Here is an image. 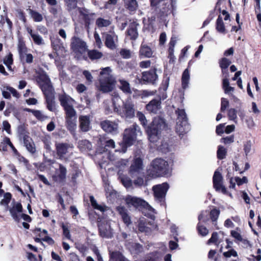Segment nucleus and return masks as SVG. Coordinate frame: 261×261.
<instances>
[{"label":"nucleus","instance_id":"nucleus-1","mask_svg":"<svg viewBox=\"0 0 261 261\" xmlns=\"http://www.w3.org/2000/svg\"><path fill=\"white\" fill-rule=\"evenodd\" d=\"M114 110L121 117L128 120L135 116V105L129 99L122 102L121 98L117 94L113 95L112 98Z\"/></svg>","mask_w":261,"mask_h":261},{"label":"nucleus","instance_id":"nucleus-2","mask_svg":"<svg viewBox=\"0 0 261 261\" xmlns=\"http://www.w3.org/2000/svg\"><path fill=\"white\" fill-rule=\"evenodd\" d=\"M37 82L45 95L47 109L50 111H54L56 109L54 90L48 76L44 72L41 73L37 78Z\"/></svg>","mask_w":261,"mask_h":261},{"label":"nucleus","instance_id":"nucleus-3","mask_svg":"<svg viewBox=\"0 0 261 261\" xmlns=\"http://www.w3.org/2000/svg\"><path fill=\"white\" fill-rule=\"evenodd\" d=\"M166 124L164 119L160 117L155 118L150 126L146 128L149 141L156 143L160 138L162 130L166 128Z\"/></svg>","mask_w":261,"mask_h":261},{"label":"nucleus","instance_id":"nucleus-4","mask_svg":"<svg viewBox=\"0 0 261 261\" xmlns=\"http://www.w3.org/2000/svg\"><path fill=\"white\" fill-rule=\"evenodd\" d=\"M112 70L109 67L104 68L100 72L99 86L98 89L103 93L111 91L113 89L115 80L111 74Z\"/></svg>","mask_w":261,"mask_h":261},{"label":"nucleus","instance_id":"nucleus-5","mask_svg":"<svg viewBox=\"0 0 261 261\" xmlns=\"http://www.w3.org/2000/svg\"><path fill=\"white\" fill-rule=\"evenodd\" d=\"M125 202L129 207H143L145 209L144 213L148 217L152 219L155 217V210L145 200L137 197L128 195L125 198Z\"/></svg>","mask_w":261,"mask_h":261},{"label":"nucleus","instance_id":"nucleus-6","mask_svg":"<svg viewBox=\"0 0 261 261\" xmlns=\"http://www.w3.org/2000/svg\"><path fill=\"white\" fill-rule=\"evenodd\" d=\"M75 101L66 95V123L68 124L69 130L73 133L76 128V114L73 107L75 105Z\"/></svg>","mask_w":261,"mask_h":261},{"label":"nucleus","instance_id":"nucleus-7","mask_svg":"<svg viewBox=\"0 0 261 261\" xmlns=\"http://www.w3.org/2000/svg\"><path fill=\"white\" fill-rule=\"evenodd\" d=\"M168 163L161 158H156L152 161L150 167L147 170L149 175L156 177L167 173Z\"/></svg>","mask_w":261,"mask_h":261},{"label":"nucleus","instance_id":"nucleus-8","mask_svg":"<svg viewBox=\"0 0 261 261\" xmlns=\"http://www.w3.org/2000/svg\"><path fill=\"white\" fill-rule=\"evenodd\" d=\"M71 48L78 59L84 58L88 51V46L82 39L74 37L71 39Z\"/></svg>","mask_w":261,"mask_h":261},{"label":"nucleus","instance_id":"nucleus-9","mask_svg":"<svg viewBox=\"0 0 261 261\" xmlns=\"http://www.w3.org/2000/svg\"><path fill=\"white\" fill-rule=\"evenodd\" d=\"M176 112L177 114L176 132L179 136H183L190 130V125L184 110L178 109Z\"/></svg>","mask_w":261,"mask_h":261},{"label":"nucleus","instance_id":"nucleus-10","mask_svg":"<svg viewBox=\"0 0 261 261\" xmlns=\"http://www.w3.org/2000/svg\"><path fill=\"white\" fill-rule=\"evenodd\" d=\"M142 132L139 126L136 124L125 129L123 135V143L126 146H130L134 144L137 136H141Z\"/></svg>","mask_w":261,"mask_h":261},{"label":"nucleus","instance_id":"nucleus-11","mask_svg":"<svg viewBox=\"0 0 261 261\" xmlns=\"http://www.w3.org/2000/svg\"><path fill=\"white\" fill-rule=\"evenodd\" d=\"M168 189L169 185L166 182L154 186L152 190L155 199L160 202H164Z\"/></svg>","mask_w":261,"mask_h":261},{"label":"nucleus","instance_id":"nucleus-12","mask_svg":"<svg viewBox=\"0 0 261 261\" xmlns=\"http://www.w3.org/2000/svg\"><path fill=\"white\" fill-rule=\"evenodd\" d=\"M154 218H151L152 220L150 221H147L144 218L140 219L138 225L139 230L142 232L148 233L155 229L156 225L154 222Z\"/></svg>","mask_w":261,"mask_h":261},{"label":"nucleus","instance_id":"nucleus-13","mask_svg":"<svg viewBox=\"0 0 261 261\" xmlns=\"http://www.w3.org/2000/svg\"><path fill=\"white\" fill-rule=\"evenodd\" d=\"M151 7L158 10L163 14L167 13L170 10L169 0H150Z\"/></svg>","mask_w":261,"mask_h":261},{"label":"nucleus","instance_id":"nucleus-14","mask_svg":"<svg viewBox=\"0 0 261 261\" xmlns=\"http://www.w3.org/2000/svg\"><path fill=\"white\" fill-rule=\"evenodd\" d=\"M223 177L221 174L216 170L214 174L213 181L214 188L218 192H220L223 194H227V190L222 184Z\"/></svg>","mask_w":261,"mask_h":261},{"label":"nucleus","instance_id":"nucleus-15","mask_svg":"<svg viewBox=\"0 0 261 261\" xmlns=\"http://www.w3.org/2000/svg\"><path fill=\"white\" fill-rule=\"evenodd\" d=\"M9 212L13 219L19 222L22 212V206L20 203L13 201L9 208Z\"/></svg>","mask_w":261,"mask_h":261},{"label":"nucleus","instance_id":"nucleus-16","mask_svg":"<svg viewBox=\"0 0 261 261\" xmlns=\"http://www.w3.org/2000/svg\"><path fill=\"white\" fill-rule=\"evenodd\" d=\"M98 227L99 233L101 237L111 238L112 237V230L109 222L106 221L100 222Z\"/></svg>","mask_w":261,"mask_h":261},{"label":"nucleus","instance_id":"nucleus-17","mask_svg":"<svg viewBox=\"0 0 261 261\" xmlns=\"http://www.w3.org/2000/svg\"><path fill=\"white\" fill-rule=\"evenodd\" d=\"M103 36L105 38L106 46L111 49H115L118 42L117 36L114 32L105 33Z\"/></svg>","mask_w":261,"mask_h":261},{"label":"nucleus","instance_id":"nucleus-18","mask_svg":"<svg viewBox=\"0 0 261 261\" xmlns=\"http://www.w3.org/2000/svg\"><path fill=\"white\" fill-rule=\"evenodd\" d=\"M102 128L106 132L116 134L118 133V124L114 121L105 120L100 123Z\"/></svg>","mask_w":261,"mask_h":261},{"label":"nucleus","instance_id":"nucleus-19","mask_svg":"<svg viewBox=\"0 0 261 261\" xmlns=\"http://www.w3.org/2000/svg\"><path fill=\"white\" fill-rule=\"evenodd\" d=\"M166 95H163L162 98H160L159 99H153L150 101L149 103L146 105V109L148 111L153 113H157L159 110L161 109V100L165 99L166 98Z\"/></svg>","mask_w":261,"mask_h":261},{"label":"nucleus","instance_id":"nucleus-20","mask_svg":"<svg viewBox=\"0 0 261 261\" xmlns=\"http://www.w3.org/2000/svg\"><path fill=\"white\" fill-rule=\"evenodd\" d=\"M51 44L58 56L63 55L65 53V49L63 44L61 42L60 39L58 38L52 39Z\"/></svg>","mask_w":261,"mask_h":261},{"label":"nucleus","instance_id":"nucleus-21","mask_svg":"<svg viewBox=\"0 0 261 261\" xmlns=\"http://www.w3.org/2000/svg\"><path fill=\"white\" fill-rule=\"evenodd\" d=\"M158 79L155 69H151L149 71L144 72L142 73V79L146 82L153 83Z\"/></svg>","mask_w":261,"mask_h":261},{"label":"nucleus","instance_id":"nucleus-22","mask_svg":"<svg viewBox=\"0 0 261 261\" xmlns=\"http://www.w3.org/2000/svg\"><path fill=\"white\" fill-rule=\"evenodd\" d=\"M139 25V23L136 21H133L130 23L127 31V34L132 39L135 40L138 37V33L137 31V27Z\"/></svg>","mask_w":261,"mask_h":261},{"label":"nucleus","instance_id":"nucleus-23","mask_svg":"<svg viewBox=\"0 0 261 261\" xmlns=\"http://www.w3.org/2000/svg\"><path fill=\"white\" fill-rule=\"evenodd\" d=\"M23 143L27 150L32 154L36 152V147L33 140L29 136H25L23 137Z\"/></svg>","mask_w":261,"mask_h":261},{"label":"nucleus","instance_id":"nucleus-24","mask_svg":"<svg viewBox=\"0 0 261 261\" xmlns=\"http://www.w3.org/2000/svg\"><path fill=\"white\" fill-rule=\"evenodd\" d=\"M117 210L121 215L124 223L127 226L129 225L131 223V219L127 213V210L123 206H119L117 207Z\"/></svg>","mask_w":261,"mask_h":261},{"label":"nucleus","instance_id":"nucleus-25","mask_svg":"<svg viewBox=\"0 0 261 261\" xmlns=\"http://www.w3.org/2000/svg\"><path fill=\"white\" fill-rule=\"evenodd\" d=\"M80 127L83 132H87L90 128V117L88 116H82L80 117Z\"/></svg>","mask_w":261,"mask_h":261},{"label":"nucleus","instance_id":"nucleus-26","mask_svg":"<svg viewBox=\"0 0 261 261\" xmlns=\"http://www.w3.org/2000/svg\"><path fill=\"white\" fill-rule=\"evenodd\" d=\"M124 5L130 13L136 12L138 8V4L136 0H124Z\"/></svg>","mask_w":261,"mask_h":261},{"label":"nucleus","instance_id":"nucleus-27","mask_svg":"<svg viewBox=\"0 0 261 261\" xmlns=\"http://www.w3.org/2000/svg\"><path fill=\"white\" fill-rule=\"evenodd\" d=\"M142 160L140 158H137L134 160L133 164L130 167V172L132 174L138 172L142 169Z\"/></svg>","mask_w":261,"mask_h":261},{"label":"nucleus","instance_id":"nucleus-28","mask_svg":"<svg viewBox=\"0 0 261 261\" xmlns=\"http://www.w3.org/2000/svg\"><path fill=\"white\" fill-rule=\"evenodd\" d=\"M216 29L218 32L221 34H225L226 33L225 25L220 15H219L216 20Z\"/></svg>","mask_w":261,"mask_h":261},{"label":"nucleus","instance_id":"nucleus-29","mask_svg":"<svg viewBox=\"0 0 261 261\" xmlns=\"http://www.w3.org/2000/svg\"><path fill=\"white\" fill-rule=\"evenodd\" d=\"M139 54L140 56H143L146 58H150L152 57V51L149 46L145 44H142L140 47Z\"/></svg>","mask_w":261,"mask_h":261},{"label":"nucleus","instance_id":"nucleus-30","mask_svg":"<svg viewBox=\"0 0 261 261\" xmlns=\"http://www.w3.org/2000/svg\"><path fill=\"white\" fill-rule=\"evenodd\" d=\"M111 24V20L110 18L102 17L98 18L96 20V24L98 28L107 27Z\"/></svg>","mask_w":261,"mask_h":261},{"label":"nucleus","instance_id":"nucleus-31","mask_svg":"<svg viewBox=\"0 0 261 261\" xmlns=\"http://www.w3.org/2000/svg\"><path fill=\"white\" fill-rule=\"evenodd\" d=\"M219 64L223 74L228 73L227 68L231 64V61L227 58H223L219 61Z\"/></svg>","mask_w":261,"mask_h":261},{"label":"nucleus","instance_id":"nucleus-32","mask_svg":"<svg viewBox=\"0 0 261 261\" xmlns=\"http://www.w3.org/2000/svg\"><path fill=\"white\" fill-rule=\"evenodd\" d=\"M92 147L91 143L87 140H81L79 142V147L82 151L90 150Z\"/></svg>","mask_w":261,"mask_h":261},{"label":"nucleus","instance_id":"nucleus-33","mask_svg":"<svg viewBox=\"0 0 261 261\" xmlns=\"http://www.w3.org/2000/svg\"><path fill=\"white\" fill-rule=\"evenodd\" d=\"M190 79V73L188 69L184 70L182 75V87L183 89H186L188 86L189 81Z\"/></svg>","mask_w":261,"mask_h":261},{"label":"nucleus","instance_id":"nucleus-34","mask_svg":"<svg viewBox=\"0 0 261 261\" xmlns=\"http://www.w3.org/2000/svg\"><path fill=\"white\" fill-rule=\"evenodd\" d=\"M29 13L34 21L39 22L42 21L43 16L39 12L32 9H29Z\"/></svg>","mask_w":261,"mask_h":261},{"label":"nucleus","instance_id":"nucleus-35","mask_svg":"<svg viewBox=\"0 0 261 261\" xmlns=\"http://www.w3.org/2000/svg\"><path fill=\"white\" fill-rule=\"evenodd\" d=\"M57 154L60 159H64L65 154V145L64 143L56 144Z\"/></svg>","mask_w":261,"mask_h":261},{"label":"nucleus","instance_id":"nucleus-36","mask_svg":"<svg viewBox=\"0 0 261 261\" xmlns=\"http://www.w3.org/2000/svg\"><path fill=\"white\" fill-rule=\"evenodd\" d=\"M90 200L91 203V205L95 209L99 210L101 212H105L108 208V207L106 206H102L101 205H99L97 203L96 200L94 199V197L92 196H90Z\"/></svg>","mask_w":261,"mask_h":261},{"label":"nucleus","instance_id":"nucleus-37","mask_svg":"<svg viewBox=\"0 0 261 261\" xmlns=\"http://www.w3.org/2000/svg\"><path fill=\"white\" fill-rule=\"evenodd\" d=\"M88 54L91 60L99 59L102 56V54L101 52L94 49L89 51Z\"/></svg>","mask_w":261,"mask_h":261},{"label":"nucleus","instance_id":"nucleus-38","mask_svg":"<svg viewBox=\"0 0 261 261\" xmlns=\"http://www.w3.org/2000/svg\"><path fill=\"white\" fill-rule=\"evenodd\" d=\"M76 11L78 12L81 17L87 21L89 19V12L88 10L85 8H77L76 9Z\"/></svg>","mask_w":261,"mask_h":261},{"label":"nucleus","instance_id":"nucleus-39","mask_svg":"<svg viewBox=\"0 0 261 261\" xmlns=\"http://www.w3.org/2000/svg\"><path fill=\"white\" fill-rule=\"evenodd\" d=\"M120 85V89L125 93H130L131 92L130 86L129 83L124 80H120L119 81Z\"/></svg>","mask_w":261,"mask_h":261},{"label":"nucleus","instance_id":"nucleus-40","mask_svg":"<svg viewBox=\"0 0 261 261\" xmlns=\"http://www.w3.org/2000/svg\"><path fill=\"white\" fill-rule=\"evenodd\" d=\"M11 199V194L10 193H6L4 195V198L0 202V204L6 206L8 208V205Z\"/></svg>","mask_w":261,"mask_h":261},{"label":"nucleus","instance_id":"nucleus-41","mask_svg":"<svg viewBox=\"0 0 261 261\" xmlns=\"http://www.w3.org/2000/svg\"><path fill=\"white\" fill-rule=\"evenodd\" d=\"M18 50L20 58H23L27 52V47L23 42H19L18 45Z\"/></svg>","mask_w":261,"mask_h":261},{"label":"nucleus","instance_id":"nucleus-42","mask_svg":"<svg viewBox=\"0 0 261 261\" xmlns=\"http://www.w3.org/2000/svg\"><path fill=\"white\" fill-rule=\"evenodd\" d=\"M226 150L223 146H219L218 149L217 150V157L219 159L222 160L225 158L226 154Z\"/></svg>","mask_w":261,"mask_h":261},{"label":"nucleus","instance_id":"nucleus-43","mask_svg":"<svg viewBox=\"0 0 261 261\" xmlns=\"http://www.w3.org/2000/svg\"><path fill=\"white\" fill-rule=\"evenodd\" d=\"M32 38L35 44L39 45L44 44L42 37L38 34L35 33V34H33Z\"/></svg>","mask_w":261,"mask_h":261},{"label":"nucleus","instance_id":"nucleus-44","mask_svg":"<svg viewBox=\"0 0 261 261\" xmlns=\"http://www.w3.org/2000/svg\"><path fill=\"white\" fill-rule=\"evenodd\" d=\"M220 215V211L216 208L213 209L210 212V216L213 222H216Z\"/></svg>","mask_w":261,"mask_h":261},{"label":"nucleus","instance_id":"nucleus-45","mask_svg":"<svg viewBox=\"0 0 261 261\" xmlns=\"http://www.w3.org/2000/svg\"><path fill=\"white\" fill-rule=\"evenodd\" d=\"M228 117L229 120H233L236 122L237 118V111L234 109L231 108L228 111Z\"/></svg>","mask_w":261,"mask_h":261},{"label":"nucleus","instance_id":"nucleus-46","mask_svg":"<svg viewBox=\"0 0 261 261\" xmlns=\"http://www.w3.org/2000/svg\"><path fill=\"white\" fill-rule=\"evenodd\" d=\"M13 63L12 55L9 54L8 56L6 57L4 60V63L7 66V68L11 70V65Z\"/></svg>","mask_w":261,"mask_h":261},{"label":"nucleus","instance_id":"nucleus-47","mask_svg":"<svg viewBox=\"0 0 261 261\" xmlns=\"http://www.w3.org/2000/svg\"><path fill=\"white\" fill-rule=\"evenodd\" d=\"M137 116L142 125L145 126L147 124V121L145 115L142 112H138L137 113Z\"/></svg>","mask_w":261,"mask_h":261},{"label":"nucleus","instance_id":"nucleus-48","mask_svg":"<svg viewBox=\"0 0 261 261\" xmlns=\"http://www.w3.org/2000/svg\"><path fill=\"white\" fill-rule=\"evenodd\" d=\"M33 114L39 120L43 121L47 117L45 116L41 111L36 110V111H33Z\"/></svg>","mask_w":261,"mask_h":261},{"label":"nucleus","instance_id":"nucleus-49","mask_svg":"<svg viewBox=\"0 0 261 261\" xmlns=\"http://www.w3.org/2000/svg\"><path fill=\"white\" fill-rule=\"evenodd\" d=\"M121 181L125 187L128 188L132 186V180L127 177H122Z\"/></svg>","mask_w":261,"mask_h":261},{"label":"nucleus","instance_id":"nucleus-50","mask_svg":"<svg viewBox=\"0 0 261 261\" xmlns=\"http://www.w3.org/2000/svg\"><path fill=\"white\" fill-rule=\"evenodd\" d=\"M197 228L199 234L202 236H205L208 233V229L202 225H198Z\"/></svg>","mask_w":261,"mask_h":261},{"label":"nucleus","instance_id":"nucleus-51","mask_svg":"<svg viewBox=\"0 0 261 261\" xmlns=\"http://www.w3.org/2000/svg\"><path fill=\"white\" fill-rule=\"evenodd\" d=\"M120 54L124 59H129L131 57V52L127 49H121Z\"/></svg>","mask_w":261,"mask_h":261},{"label":"nucleus","instance_id":"nucleus-52","mask_svg":"<svg viewBox=\"0 0 261 261\" xmlns=\"http://www.w3.org/2000/svg\"><path fill=\"white\" fill-rule=\"evenodd\" d=\"M228 106H229L228 100L225 98H222L221 99V111L222 112L225 111L226 109L228 107Z\"/></svg>","mask_w":261,"mask_h":261},{"label":"nucleus","instance_id":"nucleus-53","mask_svg":"<svg viewBox=\"0 0 261 261\" xmlns=\"http://www.w3.org/2000/svg\"><path fill=\"white\" fill-rule=\"evenodd\" d=\"M223 255L226 257H230L231 256L237 257V252L234 249H231L228 251L223 253Z\"/></svg>","mask_w":261,"mask_h":261},{"label":"nucleus","instance_id":"nucleus-54","mask_svg":"<svg viewBox=\"0 0 261 261\" xmlns=\"http://www.w3.org/2000/svg\"><path fill=\"white\" fill-rule=\"evenodd\" d=\"M6 89L7 90L9 91L14 97L17 98H18L20 97V94L14 88L11 87H7Z\"/></svg>","mask_w":261,"mask_h":261},{"label":"nucleus","instance_id":"nucleus-55","mask_svg":"<svg viewBox=\"0 0 261 261\" xmlns=\"http://www.w3.org/2000/svg\"><path fill=\"white\" fill-rule=\"evenodd\" d=\"M218 241V233L217 232H214L212 233L211 238L208 240L207 244H210L211 243H215L216 244Z\"/></svg>","mask_w":261,"mask_h":261},{"label":"nucleus","instance_id":"nucleus-56","mask_svg":"<svg viewBox=\"0 0 261 261\" xmlns=\"http://www.w3.org/2000/svg\"><path fill=\"white\" fill-rule=\"evenodd\" d=\"M251 149V142L250 141H247L244 144V150L246 155L250 152Z\"/></svg>","mask_w":261,"mask_h":261},{"label":"nucleus","instance_id":"nucleus-57","mask_svg":"<svg viewBox=\"0 0 261 261\" xmlns=\"http://www.w3.org/2000/svg\"><path fill=\"white\" fill-rule=\"evenodd\" d=\"M231 235L239 241H243V238L240 233L237 230H231Z\"/></svg>","mask_w":261,"mask_h":261},{"label":"nucleus","instance_id":"nucleus-58","mask_svg":"<svg viewBox=\"0 0 261 261\" xmlns=\"http://www.w3.org/2000/svg\"><path fill=\"white\" fill-rule=\"evenodd\" d=\"M94 36L96 45L98 48H100L102 45V43L99 35L97 32H95Z\"/></svg>","mask_w":261,"mask_h":261},{"label":"nucleus","instance_id":"nucleus-59","mask_svg":"<svg viewBox=\"0 0 261 261\" xmlns=\"http://www.w3.org/2000/svg\"><path fill=\"white\" fill-rule=\"evenodd\" d=\"M233 141H234L233 136L226 137L225 138H223L221 139V142L224 144H229V143L233 142Z\"/></svg>","mask_w":261,"mask_h":261},{"label":"nucleus","instance_id":"nucleus-60","mask_svg":"<svg viewBox=\"0 0 261 261\" xmlns=\"http://www.w3.org/2000/svg\"><path fill=\"white\" fill-rule=\"evenodd\" d=\"M223 75L224 78L223 80L222 86L223 89L224 90L225 88L229 86V83L228 80V73H226V74Z\"/></svg>","mask_w":261,"mask_h":261},{"label":"nucleus","instance_id":"nucleus-61","mask_svg":"<svg viewBox=\"0 0 261 261\" xmlns=\"http://www.w3.org/2000/svg\"><path fill=\"white\" fill-rule=\"evenodd\" d=\"M133 249L136 253H139L143 251V247L139 244L135 243L133 245Z\"/></svg>","mask_w":261,"mask_h":261},{"label":"nucleus","instance_id":"nucleus-62","mask_svg":"<svg viewBox=\"0 0 261 261\" xmlns=\"http://www.w3.org/2000/svg\"><path fill=\"white\" fill-rule=\"evenodd\" d=\"M56 64L59 69V70L60 71V75L61 77L64 79V76L65 75L64 71L63 70V66L61 64H60V63L59 61H58L57 59H56Z\"/></svg>","mask_w":261,"mask_h":261},{"label":"nucleus","instance_id":"nucleus-63","mask_svg":"<svg viewBox=\"0 0 261 261\" xmlns=\"http://www.w3.org/2000/svg\"><path fill=\"white\" fill-rule=\"evenodd\" d=\"M224 126H225V124H220L218 125L216 127V133L219 135H221L222 134H223Z\"/></svg>","mask_w":261,"mask_h":261},{"label":"nucleus","instance_id":"nucleus-64","mask_svg":"<svg viewBox=\"0 0 261 261\" xmlns=\"http://www.w3.org/2000/svg\"><path fill=\"white\" fill-rule=\"evenodd\" d=\"M70 212L72 215L73 219H76L77 215L79 214V212L77 208L74 206H71L70 207Z\"/></svg>","mask_w":261,"mask_h":261}]
</instances>
